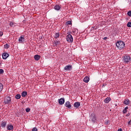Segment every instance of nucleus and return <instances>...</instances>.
<instances>
[{
  "label": "nucleus",
  "mask_w": 131,
  "mask_h": 131,
  "mask_svg": "<svg viewBox=\"0 0 131 131\" xmlns=\"http://www.w3.org/2000/svg\"><path fill=\"white\" fill-rule=\"evenodd\" d=\"M59 36H60V34H59V33H55V36H54V37H55V38H59Z\"/></svg>",
  "instance_id": "nucleus-22"
},
{
  "label": "nucleus",
  "mask_w": 131,
  "mask_h": 131,
  "mask_svg": "<svg viewBox=\"0 0 131 131\" xmlns=\"http://www.w3.org/2000/svg\"><path fill=\"white\" fill-rule=\"evenodd\" d=\"M20 98H21V95L17 94L15 95V98L16 99V100H19V99H20Z\"/></svg>",
  "instance_id": "nucleus-21"
},
{
  "label": "nucleus",
  "mask_w": 131,
  "mask_h": 131,
  "mask_svg": "<svg viewBox=\"0 0 131 131\" xmlns=\"http://www.w3.org/2000/svg\"><path fill=\"white\" fill-rule=\"evenodd\" d=\"M4 89V85L2 83H0V93L3 91V89Z\"/></svg>",
  "instance_id": "nucleus-23"
},
{
  "label": "nucleus",
  "mask_w": 131,
  "mask_h": 131,
  "mask_svg": "<svg viewBox=\"0 0 131 131\" xmlns=\"http://www.w3.org/2000/svg\"><path fill=\"white\" fill-rule=\"evenodd\" d=\"M26 96H27V92L26 91H23L21 93V96L25 97H26Z\"/></svg>",
  "instance_id": "nucleus-19"
},
{
  "label": "nucleus",
  "mask_w": 131,
  "mask_h": 131,
  "mask_svg": "<svg viewBox=\"0 0 131 131\" xmlns=\"http://www.w3.org/2000/svg\"><path fill=\"white\" fill-rule=\"evenodd\" d=\"M74 106L75 108H78V107H80V102H75L74 104Z\"/></svg>",
  "instance_id": "nucleus-14"
},
{
  "label": "nucleus",
  "mask_w": 131,
  "mask_h": 131,
  "mask_svg": "<svg viewBox=\"0 0 131 131\" xmlns=\"http://www.w3.org/2000/svg\"><path fill=\"white\" fill-rule=\"evenodd\" d=\"M89 120L90 121H91V122H93V123H96V122H97L98 120L96 114H95L94 113L92 114L90 117Z\"/></svg>",
  "instance_id": "nucleus-2"
},
{
  "label": "nucleus",
  "mask_w": 131,
  "mask_h": 131,
  "mask_svg": "<svg viewBox=\"0 0 131 131\" xmlns=\"http://www.w3.org/2000/svg\"><path fill=\"white\" fill-rule=\"evenodd\" d=\"M109 123V121H107L105 123V124H108Z\"/></svg>",
  "instance_id": "nucleus-35"
},
{
  "label": "nucleus",
  "mask_w": 131,
  "mask_h": 131,
  "mask_svg": "<svg viewBox=\"0 0 131 131\" xmlns=\"http://www.w3.org/2000/svg\"><path fill=\"white\" fill-rule=\"evenodd\" d=\"M123 62H124V63H128L130 62L131 61L130 57L128 55H125L123 57Z\"/></svg>",
  "instance_id": "nucleus-3"
},
{
  "label": "nucleus",
  "mask_w": 131,
  "mask_h": 131,
  "mask_svg": "<svg viewBox=\"0 0 131 131\" xmlns=\"http://www.w3.org/2000/svg\"><path fill=\"white\" fill-rule=\"evenodd\" d=\"M7 122L3 121L1 123V126L3 127V128H5L6 127V126L7 125Z\"/></svg>",
  "instance_id": "nucleus-11"
},
{
  "label": "nucleus",
  "mask_w": 131,
  "mask_h": 131,
  "mask_svg": "<svg viewBox=\"0 0 131 131\" xmlns=\"http://www.w3.org/2000/svg\"><path fill=\"white\" fill-rule=\"evenodd\" d=\"M110 101H111V98H110V97H107L104 99V102H105L106 104H108V103H109Z\"/></svg>",
  "instance_id": "nucleus-17"
},
{
  "label": "nucleus",
  "mask_w": 131,
  "mask_h": 131,
  "mask_svg": "<svg viewBox=\"0 0 131 131\" xmlns=\"http://www.w3.org/2000/svg\"><path fill=\"white\" fill-rule=\"evenodd\" d=\"M54 9H55L56 11H60V10H61V6L56 5L54 6Z\"/></svg>",
  "instance_id": "nucleus-12"
},
{
  "label": "nucleus",
  "mask_w": 131,
  "mask_h": 131,
  "mask_svg": "<svg viewBox=\"0 0 131 131\" xmlns=\"http://www.w3.org/2000/svg\"><path fill=\"white\" fill-rule=\"evenodd\" d=\"M84 82H86V83H88L89 81H90V78L88 76H86L83 79Z\"/></svg>",
  "instance_id": "nucleus-15"
},
{
  "label": "nucleus",
  "mask_w": 131,
  "mask_h": 131,
  "mask_svg": "<svg viewBox=\"0 0 131 131\" xmlns=\"http://www.w3.org/2000/svg\"><path fill=\"white\" fill-rule=\"evenodd\" d=\"M26 112H29V111H30V108H26Z\"/></svg>",
  "instance_id": "nucleus-30"
},
{
  "label": "nucleus",
  "mask_w": 131,
  "mask_h": 131,
  "mask_svg": "<svg viewBox=\"0 0 131 131\" xmlns=\"http://www.w3.org/2000/svg\"><path fill=\"white\" fill-rule=\"evenodd\" d=\"M128 123H130V122H129Z\"/></svg>",
  "instance_id": "nucleus-37"
},
{
  "label": "nucleus",
  "mask_w": 131,
  "mask_h": 131,
  "mask_svg": "<svg viewBox=\"0 0 131 131\" xmlns=\"http://www.w3.org/2000/svg\"><path fill=\"white\" fill-rule=\"evenodd\" d=\"M32 131H37V128H36V127H34L32 129Z\"/></svg>",
  "instance_id": "nucleus-28"
},
{
  "label": "nucleus",
  "mask_w": 131,
  "mask_h": 131,
  "mask_svg": "<svg viewBox=\"0 0 131 131\" xmlns=\"http://www.w3.org/2000/svg\"><path fill=\"white\" fill-rule=\"evenodd\" d=\"M66 39L67 41L69 42H73V37L71 34H69L66 37Z\"/></svg>",
  "instance_id": "nucleus-4"
},
{
  "label": "nucleus",
  "mask_w": 131,
  "mask_h": 131,
  "mask_svg": "<svg viewBox=\"0 0 131 131\" xmlns=\"http://www.w3.org/2000/svg\"><path fill=\"white\" fill-rule=\"evenodd\" d=\"M127 27H131V23L130 22L127 23Z\"/></svg>",
  "instance_id": "nucleus-26"
},
{
  "label": "nucleus",
  "mask_w": 131,
  "mask_h": 131,
  "mask_svg": "<svg viewBox=\"0 0 131 131\" xmlns=\"http://www.w3.org/2000/svg\"><path fill=\"white\" fill-rule=\"evenodd\" d=\"M10 26H14V23H13V22H10Z\"/></svg>",
  "instance_id": "nucleus-32"
},
{
  "label": "nucleus",
  "mask_w": 131,
  "mask_h": 131,
  "mask_svg": "<svg viewBox=\"0 0 131 131\" xmlns=\"http://www.w3.org/2000/svg\"><path fill=\"white\" fill-rule=\"evenodd\" d=\"M4 48L5 49H9V48H10V46H9L8 43H6L4 45Z\"/></svg>",
  "instance_id": "nucleus-24"
},
{
  "label": "nucleus",
  "mask_w": 131,
  "mask_h": 131,
  "mask_svg": "<svg viewBox=\"0 0 131 131\" xmlns=\"http://www.w3.org/2000/svg\"><path fill=\"white\" fill-rule=\"evenodd\" d=\"M130 103V101L128 99H125L124 101L123 102V104H125V105H128Z\"/></svg>",
  "instance_id": "nucleus-13"
},
{
  "label": "nucleus",
  "mask_w": 131,
  "mask_h": 131,
  "mask_svg": "<svg viewBox=\"0 0 131 131\" xmlns=\"http://www.w3.org/2000/svg\"><path fill=\"white\" fill-rule=\"evenodd\" d=\"M35 60H36V61H38V60H39V59H40V56L38 55H36L34 56V57Z\"/></svg>",
  "instance_id": "nucleus-18"
},
{
  "label": "nucleus",
  "mask_w": 131,
  "mask_h": 131,
  "mask_svg": "<svg viewBox=\"0 0 131 131\" xmlns=\"http://www.w3.org/2000/svg\"><path fill=\"white\" fill-rule=\"evenodd\" d=\"M103 39H104L105 40V39H107V37H104Z\"/></svg>",
  "instance_id": "nucleus-36"
},
{
  "label": "nucleus",
  "mask_w": 131,
  "mask_h": 131,
  "mask_svg": "<svg viewBox=\"0 0 131 131\" xmlns=\"http://www.w3.org/2000/svg\"><path fill=\"white\" fill-rule=\"evenodd\" d=\"M3 32H0V36H3Z\"/></svg>",
  "instance_id": "nucleus-33"
},
{
  "label": "nucleus",
  "mask_w": 131,
  "mask_h": 131,
  "mask_svg": "<svg viewBox=\"0 0 131 131\" xmlns=\"http://www.w3.org/2000/svg\"><path fill=\"white\" fill-rule=\"evenodd\" d=\"M64 106H66V107H67V108H71L72 107L71 104H70L69 101H68L65 103Z\"/></svg>",
  "instance_id": "nucleus-9"
},
{
  "label": "nucleus",
  "mask_w": 131,
  "mask_h": 131,
  "mask_svg": "<svg viewBox=\"0 0 131 131\" xmlns=\"http://www.w3.org/2000/svg\"><path fill=\"white\" fill-rule=\"evenodd\" d=\"M118 131H122V129L121 128H120L118 129Z\"/></svg>",
  "instance_id": "nucleus-34"
},
{
  "label": "nucleus",
  "mask_w": 131,
  "mask_h": 131,
  "mask_svg": "<svg viewBox=\"0 0 131 131\" xmlns=\"http://www.w3.org/2000/svg\"><path fill=\"white\" fill-rule=\"evenodd\" d=\"M64 70L66 71H71V70H72V65H68L66 66L64 68Z\"/></svg>",
  "instance_id": "nucleus-6"
},
{
  "label": "nucleus",
  "mask_w": 131,
  "mask_h": 131,
  "mask_svg": "<svg viewBox=\"0 0 131 131\" xmlns=\"http://www.w3.org/2000/svg\"><path fill=\"white\" fill-rule=\"evenodd\" d=\"M116 46L119 50H122V49L125 47V43H124V42L122 41H117Z\"/></svg>",
  "instance_id": "nucleus-1"
},
{
  "label": "nucleus",
  "mask_w": 131,
  "mask_h": 131,
  "mask_svg": "<svg viewBox=\"0 0 131 131\" xmlns=\"http://www.w3.org/2000/svg\"><path fill=\"white\" fill-rule=\"evenodd\" d=\"M4 72V70L2 69H0V74H3Z\"/></svg>",
  "instance_id": "nucleus-27"
},
{
  "label": "nucleus",
  "mask_w": 131,
  "mask_h": 131,
  "mask_svg": "<svg viewBox=\"0 0 131 131\" xmlns=\"http://www.w3.org/2000/svg\"><path fill=\"white\" fill-rule=\"evenodd\" d=\"M60 44V41H56L55 42H54V45L55 46H58Z\"/></svg>",
  "instance_id": "nucleus-25"
},
{
  "label": "nucleus",
  "mask_w": 131,
  "mask_h": 131,
  "mask_svg": "<svg viewBox=\"0 0 131 131\" xmlns=\"http://www.w3.org/2000/svg\"><path fill=\"white\" fill-rule=\"evenodd\" d=\"M67 24H68V25H71V21H67Z\"/></svg>",
  "instance_id": "nucleus-29"
},
{
  "label": "nucleus",
  "mask_w": 131,
  "mask_h": 131,
  "mask_svg": "<svg viewBox=\"0 0 131 131\" xmlns=\"http://www.w3.org/2000/svg\"><path fill=\"white\" fill-rule=\"evenodd\" d=\"M127 109H128V107L126 106L125 107L124 110L123 111V114H125V113L127 112Z\"/></svg>",
  "instance_id": "nucleus-20"
},
{
  "label": "nucleus",
  "mask_w": 131,
  "mask_h": 131,
  "mask_svg": "<svg viewBox=\"0 0 131 131\" xmlns=\"http://www.w3.org/2000/svg\"><path fill=\"white\" fill-rule=\"evenodd\" d=\"M18 41L19 43H23L24 41H25V38L23 35H21L19 38H18Z\"/></svg>",
  "instance_id": "nucleus-7"
},
{
  "label": "nucleus",
  "mask_w": 131,
  "mask_h": 131,
  "mask_svg": "<svg viewBox=\"0 0 131 131\" xmlns=\"http://www.w3.org/2000/svg\"><path fill=\"white\" fill-rule=\"evenodd\" d=\"M2 57H3V59H4V60H6L9 57V54H8L7 53H4L2 55Z\"/></svg>",
  "instance_id": "nucleus-10"
},
{
  "label": "nucleus",
  "mask_w": 131,
  "mask_h": 131,
  "mask_svg": "<svg viewBox=\"0 0 131 131\" xmlns=\"http://www.w3.org/2000/svg\"><path fill=\"white\" fill-rule=\"evenodd\" d=\"M4 103L6 104H11V97L9 96H6L4 99Z\"/></svg>",
  "instance_id": "nucleus-5"
},
{
  "label": "nucleus",
  "mask_w": 131,
  "mask_h": 131,
  "mask_svg": "<svg viewBox=\"0 0 131 131\" xmlns=\"http://www.w3.org/2000/svg\"><path fill=\"white\" fill-rule=\"evenodd\" d=\"M127 15H128L129 16H131V11H128V12H127Z\"/></svg>",
  "instance_id": "nucleus-31"
},
{
  "label": "nucleus",
  "mask_w": 131,
  "mask_h": 131,
  "mask_svg": "<svg viewBox=\"0 0 131 131\" xmlns=\"http://www.w3.org/2000/svg\"><path fill=\"white\" fill-rule=\"evenodd\" d=\"M58 103L60 105H63L65 103V99L64 98H60L58 100Z\"/></svg>",
  "instance_id": "nucleus-8"
},
{
  "label": "nucleus",
  "mask_w": 131,
  "mask_h": 131,
  "mask_svg": "<svg viewBox=\"0 0 131 131\" xmlns=\"http://www.w3.org/2000/svg\"><path fill=\"white\" fill-rule=\"evenodd\" d=\"M13 128H14V126H13L12 125H8L7 126V129H8V130H13Z\"/></svg>",
  "instance_id": "nucleus-16"
}]
</instances>
